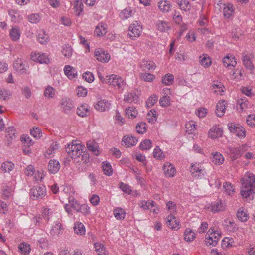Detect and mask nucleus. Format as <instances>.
<instances>
[{
	"label": "nucleus",
	"instance_id": "37998d69",
	"mask_svg": "<svg viewBox=\"0 0 255 255\" xmlns=\"http://www.w3.org/2000/svg\"><path fill=\"white\" fill-rule=\"evenodd\" d=\"M107 32L106 25L104 23L99 24L95 30V34L99 37L104 35Z\"/></svg>",
	"mask_w": 255,
	"mask_h": 255
},
{
	"label": "nucleus",
	"instance_id": "72a5a7b5",
	"mask_svg": "<svg viewBox=\"0 0 255 255\" xmlns=\"http://www.w3.org/2000/svg\"><path fill=\"white\" fill-rule=\"evenodd\" d=\"M139 97L135 93L129 92L124 95V101L127 103H137L138 101Z\"/></svg>",
	"mask_w": 255,
	"mask_h": 255
},
{
	"label": "nucleus",
	"instance_id": "5fc2aeb1",
	"mask_svg": "<svg viewBox=\"0 0 255 255\" xmlns=\"http://www.w3.org/2000/svg\"><path fill=\"white\" fill-rule=\"evenodd\" d=\"M21 141L25 147H30L34 144V142L27 135L23 134L21 136Z\"/></svg>",
	"mask_w": 255,
	"mask_h": 255
},
{
	"label": "nucleus",
	"instance_id": "cd10ccee",
	"mask_svg": "<svg viewBox=\"0 0 255 255\" xmlns=\"http://www.w3.org/2000/svg\"><path fill=\"white\" fill-rule=\"evenodd\" d=\"M223 63L225 66L227 67H234L237 65V61L234 56L227 55L223 59Z\"/></svg>",
	"mask_w": 255,
	"mask_h": 255
},
{
	"label": "nucleus",
	"instance_id": "a878e982",
	"mask_svg": "<svg viewBox=\"0 0 255 255\" xmlns=\"http://www.w3.org/2000/svg\"><path fill=\"white\" fill-rule=\"evenodd\" d=\"M21 32L17 26H13L9 31V36L11 40L13 41H18L20 37Z\"/></svg>",
	"mask_w": 255,
	"mask_h": 255
},
{
	"label": "nucleus",
	"instance_id": "0eeeda50",
	"mask_svg": "<svg viewBox=\"0 0 255 255\" xmlns=\"http://www.w3.org/2000/svg\"><path fill=\"white\" fill-rule=\"evenodd\" d=\"M29 193L33 200L43 199L46 195V189L44 186H34Z\"/></svg>",
	"mask_w": 255,
	"mask_h": 255
},
{
	"label": "nucleus",
	"instance_id": "ea45409f",
	"mask_svg": "<svg viewBox=\"0 0 255 255\" xmlns=\"http://www.w3.org/2000/svg\"><path fill=\"white\" fill-rule=\"evenodd\" d=\"M14 164L11 161H6L1 164V170L4 173H9L14 168Z\"/></svg>",
	"mask_w": 255,
	"mask_h": 255
},
{
	"label": "nucleus",
	"instance_id": "f03ea898",
	"mask_svg": "<svg viewBox=\"0 0 255 255\" xmlns=\"http://www.w3.org/2000/svg\"><path fill=\"white\" fill-rule=\"evenodd\" d=\"M241 194L243 198H248L254 193L255 187V176L252 173H247L241 180Z\"/></svg>",
	"mask_w": 255,
	"mask_h": 255
},
{
	"label": "nucleus",
	"instance_id": "49530a36",
	"mask_svg": "<svg viewBox=\"0 0 255 255\" xmlns=\"http://www.w3.org/2000/svg\"><path fill=\"white\" fill-rule=\"evenodd\" d=\"M176 2L182 10L188 11L190 9V4L186 0H176Z\"/></svg>",
	"mask_w": 255,
	"mask_h": 255
},
{
	"label": "nucleus",
	"instance_id": "f704fd0d",
	"mask_svg": "<svg viewBox=\"0 0 255 255\" xmlns=\"http://www.w3.org/2000/svg\"><path fill=\"white\" fill-rule=\"evenodd\" d=\"M89 113L88 106L87 104H81L77 109V113L81 117H84L88 116Z\"/></svg>",
	"mask_w": 255,
	"mask_h": 255
},
{
	"label": "nucleus",
	"instance_id": "dca6fc26",
	"mask_svg": "<svg viewBox=\"0 0 255 255\" xmlns=\"http://www.w3.org/2000/svg\"><path fill=\"white\" fill-rule=\"evenodd\" d=\"M167 225L173 230H177L180 228V222L174 215L171 214L166 219Z\"/></svg>",
	"mask_w": 255,
	"mask_h": 255
},
{
	"label": "nucleus",
	"instance_id": "a211bd4d",
	"mask_svg": "<svg viewBox=\"0 0 255 255\" xmlns=\"http://www.w3.org/2000/svg\"><path fill=\"white\" fill-rule=\"evenodd\" d=\"M60 168L59 162L55 159H51L49 161L47 169L50 173L55 174L58 172Z\"/></svg>",
	"mask_w": 255,
	"mask_h": 255
},
{
	"label": "nucleus",
	"instance_id": "de8ad7c7",
	"mask_svg": "<svg viewBox=\"0 0 255 255\" xmlns=\"http://www.w3.org/2000/svg\"><path fill=\"white\" fill-rule=\"evenodd\" d=\"M139 206L144 210H151V208L154 207V202L150 200H142L139 203Z\"/></svg>",
	"mask_w": 255,
	"mask_h": 255
},
{
	"label": "nucleus",
	"instance_id": "f3484780",
	"mask_svg": "<svg viewBox=\"0 0 255 255\" xmlns=\"http://www.w3.org/2000/svg\"><path fill=\"white\" fill-rule=\"evenodd\" d=\"M163 170L166 177H173L176 173V169L174 165L168 162L164 164Z\"/></svg>",
	"mask_w": 255,
	"mask_h": 255
},
{
	"label": "nucleus",
	"instance_id": "7c9ffc66",
	"mask_svg": "<svg viewBox=\"0 0 255 255\" xmlns=\"http://www.w3.org/2000/svg\"><path fill=\"white\" fill-rule=\"evenodd\" d=\"M237 216L238 219L241 222L246 221L249 217L247 210L243 207L240 208L238 210L237 212Z\"/></svg>",
	"mask_w": 255,
	"mask_h": 255
},
{
	"label": "nucleus",
	"instance_id": "ddd939ff",
	"mask_svg": "<svg viewBox=\"0 0 255 255\" xmlns=\"http://www.w3.org/2000/svg\"><path fill=\"white\" fill-rule=\"evenodd\" d=\"M31 59L32 61L40 64H47L49 61V58L45 53H40L35 52L31 53Z\"/></svg>",
	"mask_w": 255,
	"mask_h": 255
},
{
	"label": "nucleus",
	"instance_id": "c85d7f7f",
	"mask_svg": "<svg viewBox=\"0 0 255 255\" xmlns=\"http://www.w3.org/2000/svg\"><path fill=\"white\" fill-rule=\"evenodd\" d=\"M158 30L160 32H164L171 28V26L169 23L163 20H159L156 24Z\"/></svg>",
	"mask_w": 255,
	"mask_h": 255
},
{
	"label": "nucleus",
	"instance_id": "c756f323",
	"mask_svg": "<svg viewBox=\"0 0 255 255\" xmlns=\"http://www.w3.org/2000/svg\"><path fill=\"white\" fill-rule=\"evenodd\" d=\"M87 147L89 151H91L95 155L99 154V146L98 143L94 140H89L87 142Z\"/></svg>",
	"mask_w": 255,
	"mask_h": 255
},
{
	"label": "nucleus",
	"instance_id": "c03bdc74",
	"mask_svg": "<svg viewBox=\"0 0 255 255\" xmlns=\"http://www.w3.org/2000/svg\"><path fill=\"white\" fill-rule=\"evenodd\" d=\"M56 95V90L53 87L48 86L44 90V95L48 99L53 98Z\"/></svg>",
	"mask_w": 255,
	"mask_h": 255
},
{
	"label": "nucleus",
	"instance_id": "4c0bfd02",
	"mask_svg": "<svg viewBox=\"0 0 255 255\" xmlns=\"http://www.w3.org/2000/svg\"><path fill=\"white\" fill-rule=\"evenodd\" d=\"M223 188L224 192L230 196H233L236 192L234 185L230 182H225L223 184Z\"/></svg>",
	"mask_w": 255,
	"mask_h": 255
},
{
	"label": "nucleus",
	"instance_id": "a19ab883",
	"mask_svg": "<svg viewBox=\"0 0 255 255\" xmlns=\"http://www.w3.org/2000/svg\"><path fill=\"white\" fill-rule=\"evenodd\" d=\"M186 132L189 134H193L196 129V122L194 121H190L186 124Z\"/></svg>",
	"mask_w": 255,
	"mask_h": 255
},
{
	"label": "nucleus",
	"instance_id": "4be33fe9",
	"mask_svg": "<svg viewBox=\"0 0 255 255\" xmlns=\"http://www.w3.org/2000/svg\"><path fill=\"white\" fill-rule=\"evenodd\" d=\"M2 198L4 200L12 198L13 195V189L11 186L4 184L2 187Z\"/></svg>",
	"mask_w": 255,
	"mask_h": 255
},
{
	"label": "nucleus",
	"instance_id": "bf43d9fd",
	"mask_svg": "<svg viewBox=\"0 0 255 255\" xmlns=\"http://www.w3.org/2000/svg\"><path fill=\"white\" fill-rule=\"evenodd\" d=\"M7 134L6 137L7 139L8 142H11L16 137L15 136V131L13 127H9L6 129Z\"/></svg>",
	"mask_w": 255,
	"mask_h": 255
},
{
	"label": "nucleus",
	"instance_id": "09e8293b",
	"mask_svg": "<svg viewBox=\"0 0 255 255\" xmlns=\"http://www.w3.org/2000/svg\"><path fill=\"white\" fill-rule=\"evenodd\" d=\"M184 239L187 242L193 241L196 237L195 233L191 229H186L184 232Z\"/></svg>",
	"mask_w": 255,
	"mask_h": 255
},
{
	"label": "nucleus",
	"instance_id": "052dcab7",
	"mask_svg": "<svg viewBox=\"0 0 255 255\" xmlns=\"http://www.w3.org/2000/svg\"><path fill=\"white\" fill-rule=\"evenodd\" d=\"M140 77L144 81L151 82L154 80L155 76L152 74L145 72L140 74Z\"/></svg>",
	"mask_w": 255,
	"mask_h": 255
},
{
	"label": "nucleus",
	"instance_id": "6e6d98bb",
	"mask_svg": "<svg viewBox=\"0 0 255 255\" xmlns=\"http://www.w3.org/2000/svg\"><path fill=\"white\" fill-rule=\"evenodd\" d=\"M153 155L158 160H162L165 157V155L158 146H156L153 150Z\"/></svg>",
	"mask_w": 255,
	"mask_h": 255
},
{
	"label": "nucleus",
	"instance_id": "69168bd1",
	"mask_svg": "<svg viewBox=\"0 0 255 255\" xmlns=\"http://www.w3.org/2000/svg\"><path fill=\"white\" fill-rule=\"evenodd\" d=\"M81 212L84 215L87 216L90 214V208L87 204H83L80 205L79 208L77 211Z\"/></svg>",
	"mask_w": 255,
	"mask_h": 255
},
{
	"label": "nucleus",
	"instance_id": "473e14b6",
	"mask_svg": "<svg viewBox=\"0 0 255 255\" xmlns=\"http://www.w3.org/2000/svg\"><path fill=\"white\" fill-rule=\"evenodd\" d=\"M137 141L136 138L133 136H125L122 139V142L125 145L128 147L135 145Z\"/></svg>",
	"mask_w": 255,
	"mask_h": 255
},
{
	"label": "nucleus",
	"instance_id": "e2e57ef3",
	"mask_svg": "<svg viewBox=\"0 0 255 255\" xmlns=\"http://www.w3.org/2000/svg\"><path fill=\"white\" fill-rule=\"evenodd\" d=\"M102 170L104 174L110 176L112 175L113 170L111 165L107 162H104L102 163Z\"/></svg>",
	"mask_w": 255,
	"mask_h": 255
},
{
	"label": "nucleus",
	"instance_id": "5701e85b",
	"mask_svg": "<svg viewBox=\"0 0 255 255\" xmlns=\"http://www.w3.org/2000/svg\"><path fill=\"white\" fill-rule=\"evenodd\" d=\"M210 159L212 163L217 165L222 164L225 160L223 155L218 152L212 153Z\"/></svg>",
	"mask_w": 255,
	"mask_h": 255
},
{
	"label": "nucleus",
	"instance_id": "58836bf2",
	"mask_svg": "<svg viewBox=\"0 0 255 255\" xmlns=\"http://www.w3.org/2000/svg\"><path fill=\"white\" fill-rule=\"evenodd\" d=\"M212 87L214 92L217 94L222 95V93L224 91V85L221 82L218 81L215 82L213 84Z\"/></svg>",
	"mask_w": 255,
	"mask_h": 255
},
{
	"label": "nucleus",
	"instance_id": "8fccbe9b",
	"mask_svg": "<svg viewBox=\"0 0 255 255\" xmlns=\"http://www.w3.org/2000/svg\"><path fill=\"white\" fill-rule=\"evenodd\" d=\"M95 251L99 255H107L108 253L104 246L100 243H95L94 245Z\"/></svg>",
	"mask_w": 255,
	"mask_h": 255
},
{
	"label": "nucleus",
	"instance_id": "c9c22d12",
	"mask_svg": "<svg viewBox=\"0 0 255 255\" xmlns=\"http://www.w3.org/2000/svg\"><path fill=\"white\" fill-rule=\"evenodd\" d=\"M62 229L63 228L61 223L59 222L56 221L55 225L53 226L50 230V234L53 237L57 236L60 234Z\"/></svg>",
	"mask_w": 255,
	"mask_h": 255
},
{
	"label": "nucleus",
	"instance_id": "b1692460",
	"mask_svg": "<svg viewBox=\"0 0 255 255\" xmlns=\"http://www.w3.org/2000/svg\"><path fill=\"white\" fill-rule=\"evenodd\" d=\"M227 102L225 100L219 101L216 105V113L218 117H222L225 112L227 107Z\"/></svg>",
	"mask_w": 255,
	"mask_h": 255
},
{
	"label": "nucleus",
	"instance_id": "39448f33",
	"mask_svg": "<svg viewBox=\"0 0 255 255\" xmlns=\"http://www.w3.org/2000/svg\"><path fill=\"white\" fill-rule=\"evenodd\" d=\"M221 232L213 229H209L205 237V242L207 245L215 246L221 238Z\"/></svg>",
	"mask_w": 255,
	"mask_h": 255
},
{
	"label": "nucleus",
	"instance_id": "393cba45",
	"mask_svg": "<svg viewBox=\"0 0 255 255\" xmlns=\"http://www.w3.org/2000/svg\"><path fill=\"white\" fill-rule=\"evenodd\" d=\"M65 74L69 79H72L77 76L76 70L70 65H66L64 68Z\"/></svg>",
	"mask_w": 255,
	"mask_h": 255
},
{
	"label": "nucleus",
	"instance_id": "bb28decb",
	"mask_svg": "<svg viewBox=\"0 0 255 255\" xmlns=\"http://www.w3.org/2000/svg\"><path fill=\"white\" fill-rule=\"evenodd\" d=\"M59 149V144L56 141H52L50 147L47 150L46 157L50 158L54 156L57 150Z\"/></svg>",
	"mask_w": 255,
	"mask_h": 255
},
{
	"label": "nucleus",
	"instance_id": "680f3d73",
	"mask_svg": "<svg viewBox=\"0 0 255 255\" xmlns=\"http://www.w3.org/2000/svg\"><path fill=\"white\" fill-rule=\"evenodd\" d=\"M152 146V142L149 139H145L142 141L139 145L141 149L143 150H149Z\"/></svg>",
	"mask_w": 255,
	"mask_h": 255
},
{
	"label": "nucleus",
	"instance_id": "9b49d317",
	"mask_svg": "<svg viewBox=\"0 0 255 255\" xmlns=\"http://www.w3.org/2000/svg\"><path fill=\"white\" fill-rule=\"evenodd\" d=\"M94 56L98 61L103 63H107L110 59V54L101 48L95 50Z\"/></svg>",
	"mask_w": 255,
	"mask_h": 255
},
{
	"label": "nucleus",
	"instance_id": "9d476101",
	"mask_svg": "<svg viewBox=\"0 0 255 255\" xmlns=\"http://www.w3.org/2000/svg\"><path fill=\"white\" fill-rule=\"evenodd\" d=\"M27 68V63L24 62L21 59L17 58L14 61L13 68L20 74H26Z\"/></svg>",
	"mask_w": 255,
	"mask_h": 255
},
{
	"label": "nucleus",
	"instance_id": "338daca9",
	"mask_svg": "<svg viewBox=\"0 0 255 255\" xmlns=\"http://www.w3.org/2000/svg\"><path fill=\"white\" fill-rule=\"evenodd\" d=\"M72 49L69 45H65L63 46L62 53L64 57L69 58L72 54Z\"/></svg>",
	"mask_w": 255,
	"mask_h": 255
},
{
	"label": "nucleus",
	"instance_id": "4468645a",
	"mask_svg": "<svg viewBox=\"0 0 255 255\" xmlns=\"http://www.w3.org/2000/svg\"><path fill=\"white\" fill-rule=\"evenodd\" d=\"M248 149L247 144H243L237 147H229V150L231 154L234 155L235 158L240 157Z\"/></svg>",
	"mask_w": 255,
	"mask_h": 255
},
{
	"label": "nucleus",
	"instance_id": "423d86ee",
	"mask_svg": "<svg viewBox=\"0 0 255 255\" xmlns=\"http://www.w3.org/2000/svg\"><path fill=\"white\" fill-rule=\"evenodd\" d=\"M227 127L229 131L235 134L238 137L243 139L246 137V130L242 126L234 123H229Z\"/></svg>",
	"mask_w": 255,
	"mask_h": 255
},
{
	"label": "nucleus",
	"instance_id": "7ed1b4c3",
	"mask_svg": "<svg viewBox=\"0 0 255 255\" xmlns=\"http://www.w3.org/2000/svg\"><path fill=\"white\" fill-rule=\"evenodd\" d=\"M108 84L117 89L119 92H123L125 89L126 83L120 76L115 74L109 75Z\"/></svg>",
	"mask_w": 255,
	"mask_h": 255
},
{
	"label": "nucleus",
	"instance_id": "f8f14e48",
	"mask_svg": "<svg viewBox=\"0 0 255 255\" xmlns=\"http://www.w3.org/2000/svg\"><path fill=\"white\" fill-rule=\"evenodd\" d=\"M254 55L251 53L244 52L242 54V62L245 67L249 70H253L254 66L253 63Z\"/></svg>",
	"mask_w": 255,
	"mask_h": 255
},
{
	"label": "nucleus",
	"instance_id": "a18cd8bd",
	"mask_svg": "<svg viewBox=\"0 0 255 255\" xmlns=\"http://www.w3.org/2000/svg\"><path fill=\"white\" fill-rule=\"evenodd\" d=\"M74 230L78 235H82L85 233V228L83 223L81 222L75 223L74 226Z\"/></svg>",
	"mask_w": 255,
	"mask_h": 255
},
{
	"label": "nucleus",
	"instance_id": "f257e3e1",
	"mask_svg": "<svg viewBox=\"0 0 255 255\" xmlns=\"http://www.w3.org/2000/svg\"><path fill=\"white\" fill-rule=\"evenodd\" d=\"M84 148L83 145L75 141L67 145L66 151L74 162L86 164L89 161V155L87 153L83 151Z\"/></svg>",
	"mask_w": 255,
	"mask_h": 255
},
{
	"label": "nucleus",
	"instance_id": "e433bc0d",
	"mask_svg": "<svg viewBox=\"0 0 255 255\" xmlns=\"http://www.w3.org/2000/svg\"><path fill=\"white\" fill-rule=\"evenodd\" d=\"M37 40L41 44H46L49 41V36L43 30H40L37 36Z\"/></svg>",
	"mask_w": 255,
	"mask_h": 255
},
{
	"label": "nucleus",
	"instance_id": "6e6552de",
	"mask_svg": "<svg viewBox=\"0 0 255 255\" xmlns=\"http://www.w3.org/2000/svg\"><path fill=\"white\" fill-rule=\"evenodd\" d=\"M142 31V26L137 21H135L129 26L128 34L132 39H134L139 37Z\"/></svg>",
	"mask_w": 255,
	"mask_h": 255
},
{
	"label": "nucleus",
	"instance_id": "13d9d810",
	"mask_svg": "<svg viewBox=\"0 0 255 255\" xmlns=\"http://www.w3.org/2000/svg\"><path fill=\"white\" fill-rule=\"evenodd\" d=\"M11 93L9 90L0 89V100H7L11 97Z\"/></svg>",
	"mask_w": 255,
	"mask_h": 255
},
{
	"label": "nucleus",
	"instance_id": "864d4df0",
	"mask_svg": "<svg viewBox=\"0 0 255 255\" xmlns=\"http://www.w3.org/2000/svg\"><path fill=\"white\" fill-rule=\"evenodd\" d=\"M53 211L51 209L47 207H43L42 211V215L44 219L48 221L53 216Z\"/></svg>",
	"mask_w": 255,
	"mask_h": 255
},
{
	"label": "nucleus",
	"instance_id": "412c9836",
	"mask_svg": "<svg viewBox=\"0 0 255 255\" xmlns=\"http://www.w3.org/2000/svg\"><path fill=\"white\" fill-rule=\"evenodd\" d=\"M223 130L219 125L213 126L209 131V137L212 139H216L222 136Z\"/></svg>",
	"mask_w": 255,
	"mask_h": 255
},
{
	"label": "nucleus",
	"instance_id": "79ce46f5",
	"mask_svg": "<svg viewBox=\"0 0 255 255\" xmlns=\"http://www.w3.org/2000/svg\"><path fill=\"white\" fill-rule=\"evenodd\" d=\"M113 214L117 220H123L126 216L125 210L120 207L115 208L113 211Z\"/></svg>",
	"mask_w": 255,
	"mask_h": 255
},
{
	"label": "nucleus",
	"instance_id": "6ab92c4d",
	"mask_svg": "<svg viewBox=\"0 0 255 255\" xmlns=\"http://www.w3.org/2000/svg\"><path fill=\"white\" fill-rule=\"evenodd\" d=\"M140 66L143 71H153L156 68L155 63L149 59H143L141 62Z\"/></svg>",
	"mask_w": 255,
	"mask_h": 255
},
{
	"label": "nucleus",
	"instance_id": "774afa93",
	"mask_svg": "<svg viewBox=\"0 0 255 255\" xmlns=\"http://www.w3.org/2000/svg\"><path fill=\"white\" fill-rule=\"evenodd\" d=\"M170 98L169 96L166 95L162 97L159 100L160 106L163 107H166L170 105Z\"/></svg>",
	"mask_w": 255,
	"mask_h": 255
},
{
	"label": "nucleus",
	"instance_id": "aec40b11",
	"mask_svg": "<svg viewBox=\"0 0 255 255\" xmlns=\"http://www.w3.org/2000/svg\"><path fill=\"white\" fill-rule=\"evenodd\" d=\"M110 105V103L107 100L101 99L97 102L94 107L97 110L103 112L109 110Z\"/></svg>",
	"mask_w": 255,
	"mask_h": 255
},
{
	"label": "nucleus",
	"instance_id": "1a4fd4ad",
	"mask_svg": "<svg viewBox=\"0 0 255 255\" xmlns=\"http://www.w3.org/2000/svg\"><path fill=\"white\" fill-rule=\"evenodd\" d=\"M226 205L221 200H217L212 202L207 208L213 213L223 211L225 210Z\"/></svg>",
	"mask_w": 255,
	"mask_h": 255
},
{
	"label": "nucleus",
	"instance_id": "2f4dec72",
	"mask_svg": "<svg viewBox=\"0 0 255 255\" xmlns=\"http://www.w3.org/2000/svg\"><path fill=\"white\" fill-rule=\"evenodd\" d=\"M200 63L205 68L210 67L212 64L211 58L207 54H203L199 57Z\"/></svg>",
	"mask_w": 255,
	"mask_h": 255
},
{
	"label": "nucleus",
	"instance_id": "603ef678",
	"mask_svg": "<svg viewBox=\"0 0 255 255\" xmlns=\"http://www.w3.org/2000/svg\"><path fill=\"white\" fill-rule=\"evenodd\" d=\"M126 115L129 118H134L138 114L137 111L134 107L127 108L125 111Z\"/></svg>",
	"mask_w": 255,
	"mask_h": 255
},
{
	"label": "nucleus",
	"instance_id": "2eb2a0df",
	"mask_svg": "<svg viewBox=\"0 0 255 255\" xmlns=\"http://www.w3.org/2000/svg\"><path fill=\"white\" fill-rule=\"evenodd\" d=\"M60 106L64 112L69 113L74 106L73 101L71 99L65 97L62 99Z\"/></svg>",
	"mask_w": 255,
	"mask_h": 255
},
{
	"label": "nucleus",
	"instance_id": "3c124183",
	"mask_svg": "<svg viewBox=\"0 0 255 255\" xmlns=\"http://www.w3.org/2000/svg\"><path fill=\"white\" fill-rule=\"evenodd\" d=\"M158 7L160 10L164 13L169 11L171 8V5L167 0L161 1L158 2Z\"/></svg>",
	"mask_w": 255,
	"mask_h": 255
},
{
	"label": "nucleus",
	"instance_id": "4d7b16f0",
	"mask_svg": "<svg viewBox=\"0 0 255 255\" xmlns=\"http://www.w3.org/2000/svg\"><path fill=\"white\" fill-rule=\"evenodd\" d=\"M174 77L173 74L168 73L165 75L162 78V83L166 85H171L173 84Z\"/></svg>",
	"mask_w": 255,
	"mask_h": 255
},
{
	"label": "nucleus",
	"instance_id": "0e129e2a",
	"mask_svg": "<svg viewBox=\"0 0 255 255\" xmlns=\"http://www.w3.org/2000/svg\"><path fill=\"white\" fill-rule=\"evenodd\" d=\"M83 3L81 0H77L74 2V9L76 11V15L79 16L83 10Z\"/></svg>",
	"mask_w": 255,
	"mask_h": 255
},
{
	"label": "nucleus",
	"instance_id": "20e7f679",
	"mask_svg": "<svg viewBox=\"0 0 255 255\" xmlns=\"http://www.w3.org/2000/svg\"><path fill=\"white\" fill-rule=\"evenodd\" d=\"M190 172L193 177L197 179H202L206 174V171L203 164L199 162L191 163Z\"/></svg>",
	"mask_w": 255,
	"mask_h": 255
}]
</instances>
